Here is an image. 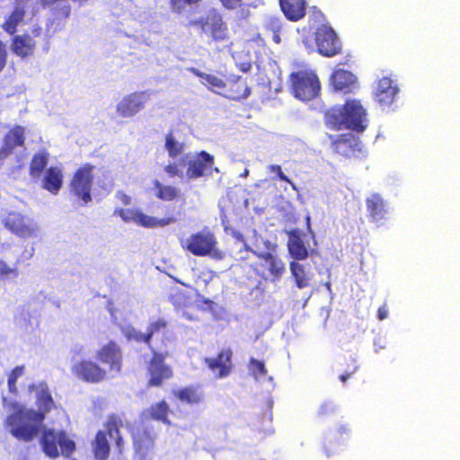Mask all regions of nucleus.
I'll use <instances>...</instances> for the list:
<instances>
[{
	"mask_svg": "<svg viewBox=\"0 0 460 460\" xmlns=\"http://www.w3.org/2000/svg\"><path fill=\"white\" fill-rule=\"evenodd\" d=\"M164 172L168 174L170 178L173 177H181L182 171L180 168V165L176 163H170L164 167Z\"/></svg>",
	"mask_w": 460,
	"mask_h": 460,
	"instance_id": "46",
	"label": "nucleus"
},
{
	"mask_svg": "<svg viewBox=\"0 0 460 460\" xmlns=\"http://www.w3.org/2000/svg\"><path fill=\"white\" fill-rule=\"evenodd\" d=\"M117 199L123 205H129L131 203V198L127 193H125L124 191H119L117 193Z\"/></svg>",
	"mask_w": 460,
	"mask_h": 460,
	"instance_id": "53",
	"label": "nucleus"
},
{
	"mask_svg": "<svg viewBox=\"0 0 460 460\" xmlns=\"http://www.w3.org/2000/svg\"><path fill=\"white\" fill-rule=\"evenodd\" d=\"M202 0H169V7L172 13L182 14L188 8L198 5Z\"/></svg>",
	"mask_w": 460,
	"mask_h": 460,
	"instance_id": "41",
	"label": "nucleus"
},
{
	"mask_svg": "<svg viewBox=\"0 0 460 460\" xmlns=\"http://www.w3.org/2000/svg\"><path fill=\"white\" fill-rule=\"evenodd\" d=\"M36 42L28 34L15 35L11 43L13 52L21 58H26L33 54Z\"/></svg>",
	"mask_w": 460,
	"mask_h": 460,
	"instance_id": "30",
	"label": "nucleus"
},
{
	"mask_svg": "<svg viewBox=\"0 0 460 460\" xmlns=\"http://www.w3.org/2000/svg\"><path fill=\"white\" fill-rule=\"evenodd\" d=\"M42 452L49 458L56 459L61 454L70 457L75 451V443L65 430L45 429L40 438Z\"/></svg>",
	"mask_w": 460,
	"mask_h": 460,
	"instance_id": "3",
	"label": "nucleus"
},
{
	"mask_svg": "<svg viewBox=\"0 0 460 460\" xmlns=\"http://www.w3.org/2000/svg\"><path fill=\"white\" fill-rule=\"evenodd\" d=\"M26 129L21 125H14L4 136L3 144L0 147V163L4 162L18 146L25 145Z\"/></svg>",
	"mask_w": 460,
	"mask_h": 460,
	"instance_id": "20",
	"label": "nucleus"
},
{
	"mask_svg": "<svg viewBox=\"0 0 460 460\" xmlns=\"http://www.w3.org/2000/svg\"><path fill=\"white\" fill-rule=\"evenodd\" d=\"M387 314H388V311H387L386 305H383L377 309V317L379 320L385 319L387 317Z\"/></svg>",
	"mask_w": 460,
	"mask_h": 460,
	"instance_id": "55",
	"label": "nucleus"
},
{
	"mask_svg": "<svg viewBox=\"0 0 460 460\" xmlns=\"http://www.w3.org/2000/svg\"><path fill=\"white\" fill-rule=\"evenodd\" d=\"M168 352L154 350L151 357L146 361V376L147 388L162 387L173 376V368L165 362Z\"/></svg>",
	"mask_w": 460,
	"mask_h": 460,
	"instance_id": "6",
	"label": "nucleus"
},
{
	"mask_svg": "<svg viewBox=\"0 0 460 460\" xmlns=\"http://www.w3.org/2000/svg\"><path fill=\"white\" fill-rule=\"evenodd\" d=\"M358 369V366L357 365L356 360H353V366L350 370H346L345 373L340 376V380L345 383L354 373Z\"/></svg>",
	"mask_w": 460,
	"mask_h": 460,
	"instance_id": "52",
	"label": "nucleus"
},
{
	"mask_svg": "<svg viewBox=\"0 0 460 460\" xmlns=\"http://www.w3.org/2000/svg\"><path fill=\"white\" fill-rule=\"evenodd\" d=\"M95 166L91 164L81 165L74 172L69 182V192L75 197L82 205L92 201V187L93 182V171Z\"/></svg>",
	"mask_w": 460,
	"mask_h": 460,
	"instance_id": "7",
	"label": "nucleus"
},
{
	"mask_svg": "<svg viewBox=\"0 0 460 460\" xmlns=\"http://www.w3.org/2000/svg\"><path fill=\"white\" fill-rule=\"evenodd\" d=\"M317 51L323 57H334L341 52V43L332 30L325 25L318 27L314 32Z\"/></svg>",
	"mask_w": 460,
	"mask_h": 460,
	"instance_id": "15",
	"label": "nucleus"
},
{
	"mask_svg": "<svg viewBox=\"0 0 460 460\" xmlns=\"http://www.w3.org/2000/svg\"><path fill=\"white\" fill-rule=\"evenodd\" d=\"M135 456L137 460H148L155 453L157 433L152 426H139L131 431Z\"/></svg>",
	"mask_w": 460,
	"mask_h": 460,
	"instance_id": "9",
	"label": "nucleus"
},
{
	"mask_svg": "<svg viewBox=\"0 0 460 460\" xmlns=\"http://www.w3.org/2000/svg\"><path fill=\"white\" fill-rule=\"evenodd\" d=\"M269 171L270 172L276 173L279 180L293 184L292 181L286 174L283 173L280 165L271 164L269 166Z\"/></svg>",
	"mask_w": 460,
	"mask_h": 460,
	"instance_id": "49",
	"label": "nucleus"
},
{
	"mask_svg": "<svg viewBox=\"0 0 460 460\" xmlns=\"http://www.w3.org/2000/svg\"><path fill=\"white\" fill-rule=\"evenodd\" d=\"M71 373L80 381L99 384L107 378V371L92 359H81L71 367Z\"/></svg>",
	"mask_w": 460,
	"mask_h": 460,
	"instance_id": "14",
	"label": "nucleus"
},
{
	"mask_svg": "<svg viewBox=\"0 0 460 460\" xmlns=\"http://www.w3.org/2000/svg\"><path fill=\"white\" fill-rule=\"evenodd\" d=\"M331 84L335 92L344 94L353 93L358 88L356 75L344 69H337L332 74Z\"/></svg>",
	"mask_w": 460,
	"mask_h": 460,
	"instance_id": "23",
	"label": "nucleus"
},
{
	"mask_svg": "<svg viewBox=\"0 0 460 460\" xmlns=\"http://www.w3.org/2000/svg\"><path fill=\"white\" fill-rule=\"evenodd\" d=\"M263 36L271 38L276 44L281 42L280 34L283 31V22L280 18L275 16L266 17L261 23Z\"/></svg>",
	"mask_w": 460,
	"mask_h": 460,
	"instance_id": "32",
	"label": "nucleus"
},
{
	"mask_svg": "<svg viewBox=\"0 0 460 460\" xmlns=\"http://www.w3.org/2000/svg\"><path fill=\"white\" fill-rule=\"evenodd\" d=\"M155 196L164 201H172L181 196V190L172 186L160 182L158 180L153 181Z\"/></svg>",
	"mask_w": 460,
	"mask_h": 460,
	"instance_id": "38",
	"label": "nucleus"
},
{
	"mask_svg": "<svg viewBox=\"0 0 460 460\" xmlns=\"http://www.w3.org/2000/svg\"><path fill=\"white\" fill-rule=\"evenodd\" d=\"M353 360H355L354 358H351V364L348 366V369L347 370H350L352 366H353Z\"/></svg>",
	"mask_w": 460,
	"mask_h": 460,
	"instance_id": "59",
	"label": "nucleus"
},
{
	"mask_svg": "<svg viewBox=\"0 0 460 460\" xmlns=\"http://www.w3.org/2000/svg\"><path fill=\"white\" fill-rule=\"evenodd\" d=\"M399 93L397 84L388 76L377 80L373 93L374 100L382 107H389Z\"/></svg>",
	"mask_w": 460,
	"mask_h": 460,
	"instance_id": "22",
	"label": "nucleus"
},
{
	"mask_svg": "<svg viewBox=\"0 0 460 460\" xmlns=\"http://www.w3.org/2000/svg\"><path fill=\"white\" fill-rule=\"evenodd\" d=\"M172 394L180 402L189 405H199L205 400L204 391L199 385H190L172 390Z\"/></svg>",
	"mask_w": 460,
	"mask_h": 460,
	"instance_id": "24",
	"label": "nucleus"
},
{
	"mask_svg": "<svg viewBox=\"0 0 460 460\" xmlns=\"http://www.w3.org/2000/svg\"><path fill=\"white\" fill-rule=\"evenodd\" d=\"M332 151L345 158H351L362 152L359 138L351 133L330 136Z\"/></svg>",
	"mask_w": 460,
	"mask_h": 460,
	"instance_id": "18",
	"label": "nucleus"
},
{
	"mask_svg": "<svg viewBox=\"0 0 460 460\" xmlns=\"http://www.w3.org/2000/svg\"><path fill=\"white\" fill-rule=\"evenodd\" d=\"M113 438L115 440L116 448L118 449L119 453L121 454L123 451V446H124V440H123L122 435L119 434L118 436H115Z\"/></svg>",
	"mask_w": 460,
	"mask_h": 460,
	"instance_id": "54",
	"label": "nucleus"
},
{
	"mask_svg": "<svg viewBox=\"0 0 460 460\" xmlns=\"http://www.w3.org/2000/svg\"><path fill=\"white\" fill-rule=\"evenodd\" d=\"M215 164L214 156L206 151H200L188 162L186 174L190 179H197L205 175H211ZM218 172L217 168H214Z\"/></svg>",
	"mask_w": 460,
	"mask_h": 460,
	"instance_id": "19",
	"label": "nucleus"
},
{
	"mask_svg": "<svg viewBox=\"0 0 460 460\" xmlns=\"http://www.w3.org/2000/svg\"><path fill=\"white\" fill-rule=\"evenodd\" d=\"M37 389L36 404L38 410L27 408L18 403L13 404V411L7 415L4 426L18 441L30 443L40 433L46 415L56 408L55 402L45 384L31 385L30 389Z\"/></svg>",
	"mask_w": 460,
	"mask_h": 460,
	"instance_id": "1",
	"label": "nucleus"
},
{
	"mask_svg": "<svg viewBox=\"0 0 460 460\" xmlns=\"http://www.w3.org/2000/svg\"><path fill=\"white\" fill-rule=\"evenodd\" d=\"M170 302L176 309H185L191 305V298L183 290H176L171 294Z\"/></svg>",
	"mask_w": 460,
	"mask_h": 460,
	"instance_id": "42",
	"label": "nucleus"
},
{
	"mask_svg": "<svg viewBox=\"0 0 460 460\" xmlns=\"http://www.w3.org/2000/svg\"><path fill=\"white\" fill-rule=\"evenodd\" d=\"M93 452L97 460H107L110 456L111 447L106 437V432L98 430L93 441Z\"/></svg>",
	"mask_w": 460,
	"mask_h": 460,
	"instance_id": "35",
	"label": "nucleus"
},
{
	"mask_svg": "<svg viewBox=\"0 0 460 460\" xmlns=\"http://www.w3.org/2000/svg\"><path fill=\"white\" fill-rule=\"evenodd\" d=\"M10 276L16 278L18 276V271L16 269L8 266L3 260H0V279L8 278Z\"/></svg>",
	"mask_w": 460,
	"mask_h": 460,
	"instance_id": "45",
	"label": "nucleus"
},
{
	"mask_svg": "<svg viewBox=\"0 0 460 460\" xmlns=\"http://www.w3.org/2000/svg\"><path fill=\"white\" fill-rule=\"evenodd\" d=\"M233 354L231 348H223L216 357L206 358L204 363L216 378H226L234 369Z\"/></svg>",
	"mask_w": 460,
	"mask_h": 460,
	"instance_id": "17",
	"label": "nucleus"
},
{
	"mask_svg": "<svg viewBox=\"0 0 460 460\" xmlns=\"http://www.w3.org/2000/svg\"><path fill=\"white\" fill-rule=\"evenodd\" d=\"M70 11H71L70 6H66V8L64 9V14L66 17L69 16Z\"/></svg>",
	"mask_w": 460,
	"mask_h": 460,
	"instance_id": "58",
	"label": "nucleus"
},
{
	"mask_svg": "<svg viewBox=\"0 0 460 460\" xmlns=\"http://www.w3.org/2000/svg\"><path fill=\"white\" fill-rule=\"evenodd\" d=\"M204 302H205L207 305H209L212 304V301H211V300H209V299H206Z\"/></svg>",
	"mask_w": 460,
	"mask_h": 460,
	"instance_id": "60",
	"label": "nucleus"
},
{
	"mask_svg": "<svg viewBox=\"0 0 460 460\" xmlns=\"http://www.w3.org/2000/svg\"><path fill=\"white\" fill-rule=\"evenodd\" d=\"M251 94V88L245 79L236 76L234 79L226 81V88L223 96L230 100L240 101L247 98Z\"/></svg>",
	"mask_w": 460,
	"mask_h": 460,
	"instance_id": "27",
	"label": "nucleus"
},
{
	"mask_svg": "<svg viewBox=\"0 0 460 460\" xmlns=\"http://www.w3.org/2000/svg\"><path fill=\"white\" fill-rule=\"evenodd\" d=\"M266 39L267 37L263 36V32L260 31L253 35H251V37L247 40V42L249 44H255L259 47H264L266 45Z\"/></svg>",
	"mask_w": 460,
	"mask_h": 460,
	"instance_id": "47",
	"label": "nucleus"
},
{
	"mask_svg": "<svg viewBox=\"0 0 460 460\" xmlns=\"http://www.w3.org/2000/svg\"><path fill=\"white\" fill-rule=\"evenodd\" d=\"M252 65L251 62H244L238 65L239 69L244 73L250 71L252 69Z\"/></svg>",
	"mask_w": 460,
	"mask_h": 460,
	"instance_id": "56",
	"label": "nucleus"
},
{
	"mask_svg": "<svg viewBox=\"0 0 460 460\" xmlns=\"http://www.w3.org/2000/svg\"><path fill=\"white\" fill-rule=\"evenodd\" d=\"M49 162V154L46 150H41L32 155L29 172L32 179H38L41 176L43 171L46 169Z\"/></svg>",
	"mask_w": 460,
	"mask_h": 460,
	"instance_id": "37",
	"label": "nucleus"
},
{
	"mask_svg": "<svg viewBox=\"0 0 460 460\" xmlns=\"http://www.w3.org/2000/svg\"><path fill=\"white\" fill-rule=\"evenodd\" d=\"M164 147L167 150L169 156L171 158H175L183 152L184 145L183 143L178 142L172 133L170 132L165 136Z\"/></svg>",
	"mask_w": 460,
	"mask_h": 460,
	"instance_id": "40",
	"label": "nucleus"
},
{
	"mask_svg": "<svg viewBox=\"0 0 460 460\" xmlns=\"http://www.w3.org/2000/svg\"><path fill=\"white\" fill-rule=\"evenodd\" d=\"M217 236L208 227H204L190 234L188 238L181 242L182 249L194 256L212 255L214 258L222 259V252L217 249Z\"/></svg>",
	"mask_w": 460,
	"mask_h": 460,
	"instance_id": "4",
	"label": "nucleus"
},
{
	"mask_svg": "<svg viewBox=\"0 0 460 460\" xmlns=\"http://www.w3.org/2000/svg\"><path fill=\"white\" fill-rule=\"evenodd\" d=\"M96 358L108 366L111 373L119 374L123 366V353L120 346L110 341L96 351Z\"/></svg>",
	"mask_w": 460,
	"mask_h": 460,
	"instance_id": "16",
	"label": "nucleus"
},
{
	"mask_svg": "<svg viewBox=\"0 0 460 460\" xmlns=\"http://www.w3.org/2000/svg\"><path fill=\"white\" fill-rule=\"evenodd\" d=\"M24 373L23 366L15 367L8 375L7 386L10 394H16L18 392L16 382L17 379Z\"/></svg>",
	"mask_w": 460,
	"mask_h": 460,
	"instance_id": "44",
	"label": "nucleus"
},
{
	"mask_svg": "<svg viewBox=\"0 0 460 460\" xmlns=\"http://www.w3.org/2000/svg\"><path fill=\"white\" fill-rule=\"evenodd\" d=\"M326 124L333 128H347L362 132L367 128V112L359 100H348L341 107L333 108L325 114Z\"/></svg>",
	"mask_w": 460,
	"mask_h": 460,
	"instance_id": "2",
	"label": "nucleus"
},
{
	"mask_svg": "<svg viewBox=\"0 0 460 460\" xmlns=\"http://www.w3.org/2000/svg\"><path fill=\"white\" fill-rule=\"evenodd\" d=\"M147 100L148 94L145 91L131 93L121 99L116 111L123 118L133 117L145 108Z\"/></svg>",
	"mask_w": 460,
	"mask_h": 460,
	"instance_id": "21",
	"label": "nucleus"
},
{
	"mask_svg": "<svg viewBox=\"0 0 460 460\" xmlns=\"http://www.w3.org/2000/svg\"><path fill=\"white\" fill-rule=\"evenodd\" d=\"M338 432H339L340 434H341V433H343V432H344V433H348V432H349V429H348V428H346V427H341V428L338 429Z\"/></svg>",
	"mask_w": 460,
	"mask_h": 460,
	"instance_id": "57",
	"label": "nucleus"
},
{
	"mask_svg": "<svg viewBox=\"0 0 460 460\" xmlns=\"http://www.w3.org/2000/svg\"><path fill=\"white\" fill-rule=\"evenodd\" d=\"M170 412L171 409L169 404L164 400H161L145 409L140 414V419L142 421L153 420L170 425Z\"/></svg>",
	"mask_w": 460,
	"mask_h": 460,
	"instance_id": "26",
	"label": "nucleus"
},
{
	"mask_svg": "<svg viewBox=\"0 0 460 460\" xmlns=\"http://www.w3.org/2000/svg\"><path fill=\"white\" fill-rule=\"evenodd\" d=\"M290 272L297 288L303 289L311 286L313 274L306 270L303 264L291 261Z\"/></svg>",
	"mask_w": 460,
	"mask_h": 460,
	"instance_id": "34",
	"label": "nucleus"
},
{
	"mask_svg": "<svg viewBox=\"0 0 460 460\" xmlns=\"http://www.w3.org/2000/svg\"><path fill=\"white\" fill-rule=\"evenodd\" d=\"M366 204L372 221L379 222L385 218L386 213L385 205L379 194H372L367 199Z\"/></svg>",
	"mask_w": 460,
	"mask_h": 460,
	"instance_id": "33",
	"label": "nucleus"
},
{
	"mask_svg": "<svg viewBox=\"0 0 460 460\" xmlns=\"http://www.w3.org/2000/svg\"><path fill=\"white\" fill-rule=\"evenodd\" d=\"M188 70L192 75L199 77L201 84L207 86L210 91L223 95L225 88H226V82H225L221 77L213 74L201 72L196 67H190Z\"/></svg>",
	"mask_w": 460,
	"mask_h": 460,
	"instance_id": "29",
	"label": "nucleus"
},
{
	"mask_svg": "<svg viewBox=\"0 0 460 460\" xmlns=\"http://www.w3.org/2000/svg\"><path fill=\"white\" fill-rule=\"evenodd\" d=\"M8 51L6 45L0 40V73L4 69L7 65Z\"/></svg>",
	"mask_w": 460,
	"mask_h": 460,
	"instance_id": "48",
	"label": "nucleus"
},
{
	"mask_svg": "<svg viewBox=\"0 0 460 460\" xmlns=\"http://www.w3.org/2000/svg\"><path fill=\"white\" fill-rule=\"evenodd\" d=\"M288 234V248L291 257L296 261L305 260L309 255V252L305 244L304 234L299 229H292Z\"/></svg>",
	"mask_w": 460,
	"mask_h": 460,
	"instance_id": "25",
	"label": "nucleus"
},
{
	"mask_svg": "<svg viewBox=\"0 0 460 460\" xmlns=\"http://www.w3.org/2000/svg\"><path fill=\"white\" fill-rule=\"evenodd\" d=\"M63 172L59 167H49L42 178L41 186L49 192L56 195L63 186Z\"/></svg>",
	"mask_w": 460,
	"mask_h": 460,
	"instance_id": "28",
	"label": "nucleus"
},
{
	"mask_svg": "<svg viewBox=\"0 0 460 460\" xmlns=\"http://www.w3.org/2000/svg\"><path fill=\"white\" fill-rule=\"evenodd\" d=\"M279 4L283 13L289 21L296 22L305 15V0H279Z\"/></svg>",
	"mask_w": 460,
	"mask_h": 460,
	"instance_id": "31",
	"label": "nucleus"
},
{
	"mask_svg": "<svg viewBox=\"0 0 460 460\" xmlns=\"http://www.w3.org/2000/svg\"><path fill=\"white\" fill-rule=\"evenodd\" d=\"M134 338L137 342L146 343L151 352L159 351L162 346L169 341L167 322L159 318L149 323L146 332H137Z\"/></svg>",
	"mask_w": 460,
	"mask_h": 460,
	"instance_id": "11",
	"label": "nucleus"
},
{
	"mask_svg": "<svg viewBox=\"0 0 460 460\" xmlns=\"http://www.w3.org/2000/svg\"><path fill=\"white\" fill-rule=\"evenodd\" d=\"M261 262L253 265L256 274L264 280L278 281L286 270L284 261L274 252H257L252 251Z\"/></svg>",
	"mask_w": 460,
	"mask_h": 460,
	"instance_id": "10",
	"label": "nucleus"
},
{
	"mask_svg": "<svg viewBox=\"0 0 460 460\" xmlns=\"http://www.w3.org/2000/svg\"><path fill=\"white\" fill-rule=\"evenodd\" d=\"M26 11L22 6H15L2 24L3 30L9 35H14L17 27L22 22Z\"/></svg>",
	"mask_w": 460,
	"mask_h": 460,
	"instance_id": "36",
	"label": "nucleus"
},
{
	"mask_svg": "<svg viewBox=\"0 0 460 460\" xmlns=\"http://www.w3.org/2000/svg\"><path fill=\"white\" fill-rule=\"evenodd\" d=\"M189 26H199L208 36L210 43L221 44L222 47L229 48L233 45L228 26L223 17L217 12L190 21Z\"/></svg>",
	"mask_w": 460,
	"mask_h": 460,
	"instance_id": "5",
	"label": "nucleus"
},
{
	"mask_svg": "<svg viewBox=\"0 0 460 460\" xmlns=\"http://www.w3.org/2000/svg\"><path fill=\"white\" fill-rule=\"evenodd\" d=\"M2 224L12 234L22 238L31 237L38 230L33 219L14 210L7 211L2 216Z\"/></svg>",
	"mask_w": 460,
	"mask_h": 460,
	"instance_id": "12",
	"label": "nucleus"
},
{
	"mask_svg": "<svg viewBox=\"0 0 460 460\" xmlns=\"http://www.w3.org/2000/svg\"><path fill=\"white\" fill-rule=\"evenodd\" d=\"M291 90L294 96L302 101L317 97L321 84L318 76L308 71H296L290 74Z\"/></svg>",
	"mask_w": 460,
	"mask_h": 460,
	"instance_id": "8",
	"label": "nucleus"
},
{
	"mask_svg": "<svg viewBox=\"0 0 460 460\" xmlns=\"http://www.w3.org/2000/svg\"><path fill=\"white\" fill-rule=\"evenodd\" d=\"M248 369L250 374L255 379H261L268 374V370L265 367L263 360H259L254 358H251L248 362Z\"/></svg>",
	"mask_w": 460,
	"mask_h": 460,
	"instance_id": "43",
	"label": "nucleus"
},
{
	"mask_svg": "<svg viewBox=\"0 0 460 460\" xmlns=\"http://www.w3.org/2000/svg\"><path fill=\"white\" fill-rule=\"evenodd\" d=\"M334 411V407L328 402L323 403L318 411V414L322 417H325Z\"/></svg>",
	"mask_w": 460,
	"mask_h": 460,
	"instance_id": "51",
	"label": "nucleus"
},
{
	"mask_svg": "<svg viewBox=\"0 0 460 460\" xmlns=\"http://www.w3.org/2000/svg\"><path fill=\"white\" fill-rule=\"evenodd\" d=\"M224 7L226 9H235L241 7L243 0H219Z\"/></svg>",
	"mask_w": 460,
	"mask_h": 460,
	"instance_id": "50",
	"label": "nucleus"
},
{
	"mask_svg": "<svg viewBox=\"0 0 460 460\" xmlns=\"http://www.w3.org/2000/svg\"><path fill=\"white\" fill-rule=\"evenodd\" d=\"M326 456H331V454H330L329 452H327V451H326Z\"/></svg>",
	"mask_w": 460,
	"mask_h": 460,
	"instance_id": "61",
	"label": "nucleus"
},
{
	"mask_svg": "<svg viewBox=\"0 0 460 460\" xmlns=\"http://www.w3.org/2000/svg\"><path fill=\"white\" fill-rule=\"evenodd\" d=\"M114 215L119 216L125 222H134L144 227H164L176 222L174 216H168L163 218H156L143 213L136 208H116Z\"/></svg>",
	"mask_w": 460,
	"mask_h": 460,
	"instance_id": "13",
	"label": "nucleus"
},
{
	"mask_svg": "<svg viewBox=\"0 0 460 460\" xmlns=\"http://www.w3.org/2000/svg\"><path fill=\"white\" fill-rule=\"evenodd\" d=\"M106 432V437L110 436L111 438H113L115 436H118L120 433V429L123 427L122 418L117 413H111L107 416L106 421L103 424Z\"/></svg>",
	"mask_w": 460,
	"mask_h": 460,
	"instance_id": "39",
	"label": "nucleus"
}]
</instances>
